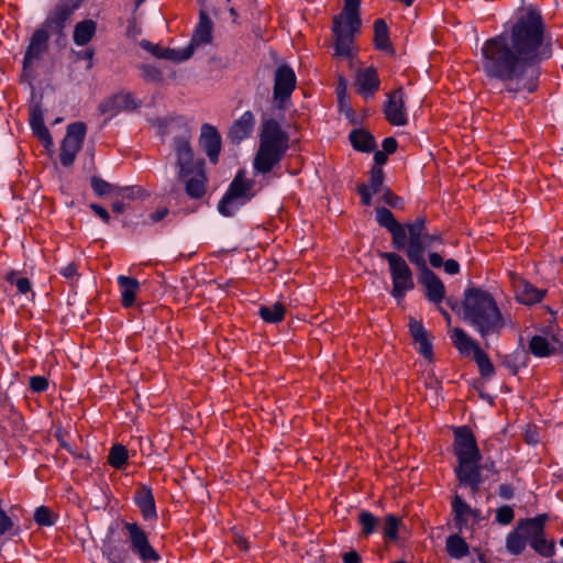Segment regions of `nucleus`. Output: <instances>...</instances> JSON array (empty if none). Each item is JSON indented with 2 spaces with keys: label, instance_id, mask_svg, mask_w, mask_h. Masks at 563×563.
I'll list each match as a JSON object with an SVG mask.
<instances>
[{
  "label": "nucleus",
  "instance_id": "4c0bfd02",
  "mask_svg": "<svg viewBox=\"0 0 563 563\" xmlns=\"http://www.w3.org/2000/svg\"><path fill=\"white\" fill-rule=\"evenodd\" d=\"M529 351L537 357H547L554 353V347L547 338L542 335H533L529 341Z\"/></svg>",
  "mask_w": 563,
  "mask_h": 563
},
{
  "label": "nucleus",
  "instance_id": "e2e57ef3",
  "mask_svg": "<svg viewBox=\"0 0 563 563\" xmlns=\"http://www.w3.org/2000/svg\"><path fill=\"white\" fill-rule=\"evenodd\" d=\"M342 560L344 563H360L361 556L356 551L352 550V551L345 552L342 556Z\"/></svg>",
  "mask_w": 563,
  "mask_h": 563
},
{
  "label": "nucleus",
  "instance_id": "58836bf2",
  "mask_svg": "<svg viewBox=\"0 0 563 563\" xmlns=\"http://www.w3.org/2000/svg\"><path fill=\"white\" fill-rule=\"evenodd\" d=\"M129 459L128 450L122 444H114L111 446L108 455V463L117 468L121 470L126 464Z\"/></svg>",
  "mask_w": 563,
  "mask_h": 563
},
{
  "label": "nucleus",
  "instance_id": "f704fd0d",
  "mask_svg": "<svg viewBox=\"0 0 563 563\" xmlns=\"http://www.w3.org/2000/svg\"><path fill=\"white\" fill-rule=\"evenodd\" d=\"M445 550L452 559H462L470 552L468 544L459 534H451L446 538Z\"/></svg>",
  "mask_w": 563,
  "mask_h": 563
},
{
  "label": "nucleus",
  "instance_id": "8fccbe9b",
  "mask_svg": "<svg viewBox=\"0 0 563 563\" xmlns=\"http://www.w3.org/2000/svg\"><path fill=\"white\" fill-rule=\"evenodd\" d=\"M514 517V509L510 506H501L496 511V520L501 525H509Z\"/></svg>",
  "mask_w": 563,
  "mask_h": 563
},
{
  "label": "nucleus",
  "instance_id": "39448f33",
  "mask_svg": "<svg viewBox=\"0 0 563 563\" xmlns=\"http://www.w3.org/2000/svg\"><path fill=\"white\" fill-rule=\"evenodd\" d=\"M361 0H344L342 11L332 19V33L335 38L334 51L339 57H352L354 36L358 33Z\"/></svg>",
  "mask_w": 563,
  "mask_h": 563
},
{
  "label": "nucleus",
  "instance_id": "0e129e2a",
  "mask_svg": "<svg viewBox=\"0 0 563 563\" xmlns=\"http://www.w3.org/2000/svg\"><path fill=\"white\" fill-rule=\"evenodd\" d=\"M134 191H135V187H119V189H117V192L114 195L133 199Z\"/></svg>",
  "mask_w": 563,
  "mask_h": 563
},
{
  "label": "nucleus",
  "instance_id": "e433bc0d",
  "mask_svg": "<svg viewBox=\"0 0 563 563\" xmlns=\"http://www.w3.org/2000/svg\"><path fill=\"white\" fill-rule=\"evenodd\" d=\"M374 44L380 51L391 48L389 32L386 22L383 19H377L374 22Z\"/></svg>",
  "mask_w": 563,
  "mask_h": 563
},
{
  "label": "nucleus",
  "instance_id": "37998d69",
  "mask_svg": "<svg viewBox=\"0 0 563 563\" xmlns=\"http://www.w3.org/2000/svg\"><path fill=\"white\" fill-rule=\"evenodd\" d=\"M90 185L93 192L99 197L114 195L117 192V189H119L118 186H114L98 176L91 177Z\"/></svg>",
  "mask_w": 563,
  "mask_h": 563
},
{
  "label": "nucleus",
  "instance_id": "b1692460",
  "mask_svg": "<svg viewBox=\"0 0 563 563\" xmlns=\"http://www.w3.org/2000/svg\"><path fill=\"white\" fill-rule=\"evenodd\" d=\"M185 191L191 199H200L207 191L208 177L205 170V161L198 163V167L185 180Z\"/></svg>",
  "mask_w": 563,
  "mask_h": 563
},
{
  "label": "nucleus",
  "instance_id": "412c9836",
  "mask_svg": "<svg viewBox=\"0 0 563 563\" xmlns=\"http://www.w3.org/2000/svg\"><path fill=\"white\" fill-rule=\"evenodd\" d=\"M199 144L211 163H217L221 151V136L213 125L202 124Z\"/></svg>",
  "mask_w": 563,
  "mask_h": 563
},
{
  "label": "nucleus",
  "instance_id": "0eeeda50",
  "mask_svg": "<svg viewBox=\"0 0 563 563\" xmlns=\"http://www.w3.org/2000/svg\"><path fill=\"white\" fill-rule=\"evenodd\" d=\"M379 257L388 263L391 278L390 295L400 301L415 288L413 274L406 260L396 252H380Z\"/></svg>",
  "mask_w": 563,
  "mask_h": 563
},
{
  "label": "nucleus",
  "instance_id": "cd10ccee",
  "mask_svg": "<svg viewBox=\"0 0 563 563\" xmlns=\"http://www.w3.org/2000/svg\"><path fill=\"white\" fill-rule=\"evenodd\" d=\"M450 338L453 345L462 355H476L477 351H483L478 343L472 339L462 328H454L451 331Z\"/></svg>",
  "mask_w": 563,
  "mask_h": 563
},
{
  "label": "nucleus",
  "instance_id": "aec40b11",
  "mask_svg": "<svg viewBox=\"0 0 563 563\" xmlns=\"http://www.w3.org/2000/svg\"><path fill=\"white\" fill-rule=\"evenodd\" d=\"M29 122L33 135L38 139L47 151H51L54 146V142L49 130L44 123V113L40 104H34L30 108Z\"/></svg>",
  "mask_w": 563,
  "mask_h": 563
},
{
  "label": "nucleus",
  "instance_id": "2f4dec72",
  "mask_svg": "<svg viewBox=\"0 0 563 563\" xmlns=\"http://www.w3.org/2000/svg\"><path fill=\"white\" fill-rule=\"evenodd\" d=\"M547 519L548 515L545 514L528 518L518 525V530L525 534L529 542L530 540L544 534V525Z\"/></svg>",
  "mask_w": 563,
  "mask_h": 563
},
{
  "label": "nucleus",
  "instance_id": "6e6552de",
  "mask_svg": "<svg viewBox=\"0 0 563 563\" xmlns=\"http://www.w3.org/2000/svg\"><path fill=\"white\" fill-rule=\"evenodd\" d=\"M252 186L253 183L245 177V172L239 170L219 201L218 211L224 217L234 216L253 197Z\"/></svg>",
  "mask_w": 563,
  "mask_h": 563
},
{
  "label": "nucleus",
  "instance_id": "13d9d810",
  "mask_svg": "<svg viewBox=\"0 0 563 563\" xmlns=\"http://www.w3.org/2000/svg\"><path fill=\"white\" fill-rule=\"evenodd\" d=\"M443 267L445 273L450 275H455L460 272V264L455 260H446L443 262Z\"/></svg>",
  "mask_w": 563,
  "mask_h": 563
},
{
  "label": "nucleus",
  "instance_id": "9b49d317",
  "mask_svg": "<svg viewBox=\"0 0 563 563\" xmlns=\"http://www.w3.org/2000/svg\"><path fill=\"white\" fill-rule=\"evenodd\" d=\"M86 133L87 126L84 122L68 124L59 152V159L63 166L69 167L74 164L78 152L82 147Z\"/></svg>",
  "mask_w": 563,
  "mask_h": 563
},
{
  "label": "nucleus",
  "instance_id": "f257e3e1",
  "mask_svg": "<svg viewBox=\"0 0 563 563\" xmlns=\"http://www.w3.org/2000/svg\"><path fill=\"white\" fill-rule=\"evenodd\" d=\"M552 55V36L541 11L530 5L501 33L483 43L481 67L489 82L501 85L500 93L526 98L539 88V64Z\"/></svg>",
  "mask_w": 563,
  "mask_h": 563
},
{
  "label": "nucleus",
  "instance_id": "423d86ee",
  "mask_svg": "<svg viewBox=\"0 0 563 563\" xmlns=\"http://www.w3.org/2000/svg\"><path fill=\"white\" fill-rule=\"evenodd\" d=\"M424 217H418L412 222H407V245L405 253L410 263L418 267H424V251L438 244H442L440 233H428Z\"/></svg>",
  "mask_w": 563,
  "mask_h": 563
},
{
  "label": "nucleus",
  "instance_id": "ddd939ff",
  "mask_svg": "<svg viewBox=\"0 0 563 563\" xmlns=\"http://www.w3.org/2000/svg\"><path fill=\"white\" fill-rule=\"evenodd\" d=\"M296 75L291 67L282 65L277 67L274 76L273 98L278 109L285 108V102L290 98L296 88Z\"/></svg>",
  "mask_w": 563,
  "mask_h": 563
},
{
  "label": "nucleus",
  "instance_id": "4be33fe9",
  "mask_svg": "<svg viewBox=\"0 0 563 563\" xmlns=\"http://www.w3.org/2000/svg\"><path fill=\"white\" fill-rule=\"evenodd\" d=\"M380 80L374 67L358 69L355 77L356 91L364 98H369L379 90Z\"/></svg>",
  "mask_w": 563,
  "mask_h": 563
},
{
  "label": "nucleus",
  "instance_id": "603ef678",
  "mask_svg": "<svg viewBox=\"0 0 563 563\" xmlns=\"http://www.w3.org/2000/svg\"><path fill=\"white\" fill-rule=\"evenodd\" d=\"M357 192L361 196V202L364 206L372 205V196L374 195L366 184H361L357 186Z\"/></svg>",
  "mask_w": 563,
  "mask_h": 563
},
{
  "label": "nucleus",
  "instance_id": "c756f323",
  "mask_svg": "<svg viewBox=\"0 0 563 563\" xmlns=\"http://www.w3.org/2000/svg\"><path fill=\"white\" fill-rule=\"evenodd\" d=\"M117 282L121 292L123 307H132L135 302V297L140 289L139 280L133 277L120 275Z\"/></svg>",
  "mask_w": 563,
  "mask_h": 563
},
{
  "label": "nucleus",
  "instance_id": "680f3d73",
  "mask_svg": "<svg viewBox=\"0 0 563 563\" xmlns=\"http://www.w3.org/2000/svg\"><path fill=\"white\" fill-rule=\"evenodd\" d=\"M120 103L125 109H135L137 107L135 99L130 93H125V95L121 96Z\"/></svg>",
  "mask_w": 563,
  "mask_h": 563
},
{
  "label": "nucleus",
  "instance_id": "052dcab7",
  "mask_svg": "<svg viewBox=\"0 0 563 563\" xmlns=\"http://www.w3.org/2000/svg\"><path fill=\"white\" fill-rule=\"evenodd\" d=\"M168 214V209L166 207H162L156 209L154 212L150 214V220L155 223L163 220Z\"/></svg>",
  "mask_w": 563,
  "mask_h": 563
},
{
  "label": "nucleus",
  "instance_id": "ea45409f",
  "mask_svg": "<svg viewBox=\"0 0 563 563\" xmlns=\"http://www.w3.org/2000/svg\"><path fill=\"white\" fill-rule=\"evenodd\" d=\"M358 523L361 526L362 536L368 537L377 531L379 527V519L368 510H362L358 515Z\"/></svg>",
  "mask_w": 563,
  "mask_h": 563
},
{
  "label": "nucleus",
  "instance_id": "393cba45",
  "mask_svg": "<svg viewBox=\"0 0 563 563\" xmlns=\"http://www.w3.org/2000/svg\"><path fill=\"white\" fill-rule=\"evenodd\" d=\"M133 500L144 520L152 521L157 519L154 495L148 486H140L134 494Z\"/></svg>",
  "mask_w": 563,
  "mask_h": 563
},
{
  "label": "nucleus",
  "instance_id": "a18cd8bd",
  "mask_svg": "<svg viewBox=\"0 0 563 563\" xmlns=\"http://www.w3.org/2000/svg\"><path fill=\"white\" fill-rule=\"evenodd\" d=\"M474 361L476 362L481 376L484 378H489L495 373V367L489 360L488 355L484 351H477L476 355H474Z\"/></svg>",
  "mask_w": 563,
  "mask_h": 563
},
{
  "label": "nucleus",
  "instance_id": "bf43d9fd",
  "mask_svg": "<svg viewBox=\"0 0 563 563\" xmlns=\"http://www.w3.org/2000/svg\"><path fill=\"white\" fill-rule=\"evenodd\" d=\"M15 286L20 294H27L31 290V282L26 277L18 278Z\"/></svg>",
  "mask_w": 563,
  "mask_h": 563
},
{
  "label": "nucleus",
  "instance_id": "338daca9",
  "mask_svg": "<svg viewBox=\"0 0 563 563\" xmlns=\"http://www.w3.org/2000/svg\"><path fill=\"white\" fill-rule=\"evenodd\" d=\"M374 162H375L374 167H382V165H384L387 162V154L383 151L375 152Z\"/></svg>",
  "mask_w": 563,
  "mask_h": 563
},
{
  "label": "nucleus",
  "instance_id": "6e6d98bb",
  "mask_svg": "<svg viewBox=\"0 0 563 563\" xmlns=\"http://www.w3.org/2000/svg\"><path fill=\"white\" fill-rule=\"evenodd\" d=\"M382 146L383 152H385L386 154H393L397 150V141L391 136L386 137L383 140Z\"/></svg>",
  "mask_w": 563,
  "mask_h": 563
},
{
  "label": "nucleus",
  "instance_id": "a878e982",
  "mask_svg": "<svg viewBox=\"0 0 563 563\" xmlns=\"http://www.w3.org/2000/svg\"><path fill=\"white\" fill-rule=\"evenodd\" d=\"M255 126V118L252 111H245L233 122L229 131V137L234 143H240L251 136Z\"/></svg>",
  "mask_w": 563,
  "mask_h": 563
},
{
  "label": "nucleus",
  "instance_id": "c85d7f7f",
  "mask_svg": "<svg viewBox=\"0 0 563 563\" xmlns=\"http://www.w3.org/2000/svg\"><path fill=\"white\" fill-rule=\"evenodd\" d=\"M545 295L544 290L534 287L531 283L519 279L516 284V297L523 305H534L540 302Z\"/></svg>",
  "mask_w": 563,
  "mask_h": 563
},
{
  "label": "nucleus",
  "instance_id": "7ed1b4c3",
  "mask_svg": "<svg viewBox=\"0 0 563 563\" xmlns=\"http://www.w3.org/2000/svg\"><path fill=\"white\" fill-rule=\"evenodd\" d=\"M453 433V453L457 461L454 468L455 476L460 485L467 486L473 493H476L483 483L479 467L482 454L476 439L466 426L454 428Z\"/></svg>",
  "mask_w": 563,
  "mask_h": 563
},
{
  "label": "nucleus",
  "instance_id": "4468645a",
  "mask_svg": "<svg viewBox=\"0 0 563 563\" xmlns=\"http://www.w3.org/2000/svg\"><path fill=\"white\" fill-rule=\"evenodd\" d=\"M376 221L391 234L393 247L397 251L405 250L408 233L407 223H399L393 212L385 207L376 209Z\"/></svg>",
  "mask_w": 563,
  "mask_h": 563
},
{
  "label": "nucleus",
  "instance_id": "5701e85b",
  "mask_svg": "<svg viewBox=\"0 0 563 563\" xmlns=\"http://www.w3.org/2000/svg\"><path fill=\"white\" fill-rule=\"evenodd\" d=\"M421 268V284L426 288V297L433 303H440L445 296V287L442 280L426 265Z\"/></svg>",
  "mask_w": 563,
  "mask_h": 563
},
{
  "label": "nucleus",
  "instance_id": "864d4df0",
  "mask_svg": "<svg viewBox=\"0 0 563 563\" xmlns=\"http://www.w3.org/2000/svg\"><path fill=\"white\" fill-rule=\"evenodd\" d=\"M382 199L385 203L393 208H397L401 201V199L397 195L393 194L389 189H384Z\"/></svg>",
  "mask_w": 563,
  "mask_h": 563
},
{
  "label": "nucleus",
  "instance_id": "3c124183",
  "mask_svg": "<svg viewBox=\"0 0 563 563\" xmlns=\"http://www.w3.org/2000/svg\"><path fill=\"white\" fill-rule=\"evenodd\" d=\"M140 68L142 70V77L146 81H158V80H161L162 74H161V71L156 67L151 66V65H142Z\"/></svg>",
  "mask_w": 563,
  "mask_h": 563
},
{
  "label": "nucleus",
  "instance_id": "dca6fc26",
  "mask_svg": "<svg viewBox=\"0 0 563 563\" xmlns=\"http://www.w3.org/2000/svg\"><path fill=\"white\" fill-rule=\"evenodd\" d=\"M454 526L462 532L472 529L478 520V511L473 509L460 495H454L451 503Z\"/></svg>",
  "mask_w": 563,
  "mask_h": 563
},
{
  "label": "nucleus",
  "instance_id": "f8f14e48",
  "mask_svg": "<svg viewBox=\"0 0 563 563\" xmlns=\"http://www.w3.org/2000/svg\"><path fill=\"white\" fill-rule=\"evenodd\" d=\"M82 0H57L54 8L47 14L43 26L51 34H62L66 22L79 9Z\"/></svg>",
  "mask_w": 563,
  "mask_h": 563
},
{
  "label": "nucleus",
  "instance_id": "c9c22d12",
  "mask_svg": "<svg viewBox=\"0 0 563 563\" xmlns=\"http://www.w3.org/2000/svg\"><path fill=\"white\" fill-rule=\"evenodd\" d=\"M286 308L280 302L271 306L263 305L258 308V316L267 323H278L285 318Z\"/></svg>",
  "mask_w": 563,
  "mask_h": 563
},
{
  "label": "nucleus",
  "instance_id": "4d7b16f0",
  "mask_svg": "<svg viewBox=\"0 0 563 563\" xmlns=\"http://www.w3.org/2000/svg\"><path fill=\"white\" fill-rule=\"evenodd\" d=\"M59 274L65 278L70 279L77 275V267L74 263H68L59 269Z\"/></svg>",
  "mask_w": 563,
  "mask_h": 563
},
{
  "label": "nucleus",
  "instance_id": "774afa93",
  "mask_svg": "<svg viewBox=\"0 0 563 563\" xmlns=\"http://www.w3.org/2000/svg\"><path fill=\"white\" fill-rule=\"evenodd\" d=\"M95 55V51L92 48H87L82 53H80L78 56L82 59H86L89 62L87 68L90 69L92 67V58Z\"/></svg>",
  "mask_w": 563,
  "mask_h": 563
},
{
  "label": "nucleus",
  "instance_id": "9d476101",
  "mask_svg": "<svg viewBox=\"0 0 563 563\" xmlns=\"http://www.w3.org/2000/svg\"><path fill=\"white\" fill-rule=\"evenodd\" d=\"M191 135L189 132L176 136L174 139L173 148L176 158V167L178 168V180H185L198 167L201 158H195L194 150L190 143Z\"/></svg>",
  "mask_w": 563,
  "mask_h": 563
},
{
  "label": "nucleus",
  "instance_id": "a211bd4d",
  "mask_svg": "<svg viewBox=\"0 0 563 563\" xmlns=\"http://www.w3.org/2000/svg\"><path fill=\"white\" fill-rule=\"evenodd\" d=\"M101 551L109 563H126L131 559L129 548L121 540L113 537L112 527H109Z\"/></svg>",
  "mask_w": 563,
  "mask_h": 563
},
{
  "label": "nucleus",
  "instance_id": "de8ad7c7",
  "mask_svg": "<svg viewBox=\"0 0 563 563\" xmlns=\"http://www.w3.org/2000/svg\"><path fill=\"white\" fill-rule=\"evenodd\" d=\"M399 519L394 515H388L383 525V534L387 540H396L398 538Z\"/></svg>",
  "mask_w": 563,
  "mask_h": 563
},
{
  "label": "nucleus",
  "instance_id": "1a4fd4ad",
  "mask_svg": "<svg viewBox=\"0 0 563 563\" xmlns=\"http://www.w3.org/2000/svg\"><path fill=\"white\" fill-rule=\"evenodd\" d=\"M122 530L130 553L142 563H157L161 560L159 553L150 542L148 534L137 522L123 521Z\"/></svg>",
  "mask_w": 563,
  "mask_h": 563
},
{
  "label": "nucleus",
  "instance_id": "79ce46f5",
  "mask_svg": "<svg viewBox=\"0 0 563 563\" xmlns=\"http://www.w3.org/2000/svg\"><path fill=\"white\" fill-rule=\"evenodd\" d=\"M527 542L528 539L518 530L508 534L506 547L511 554H520L525 550Z\"/></svg>",
  "mask_w": 563,
  "mask_h": 563
},
{
  "label": "nucleus",
  "instance_id": "a19ab883",
  "mask_svg": "<svg viewBox=\"0 0 563 563\" xmlns=\"http://www.w3.org/2000/svg\"><path fill=\"white\" fill-rule=\"evenodd\" d=\"M531 548L544 558H551L555 553L553 541H548L544 534L529 541Z\"/></svg>",
  "mask_w": 563,
  "mask_h": 563
},
{
  "label": "nucleus",
  "instance_id": "473e14b6",
  "mask_svg": "<svg viewBox=\"0 0 563 563\" xmlns=\"http://www.w3.org/2000/svg\"><path fill=\"white\" fill-rule=\"evenodd\" d=\"M349 139L352 146L361 152L369 153L376 147L375 137L369 132L362 129L352 130Z\"/></svg>",
  "mask_w": 563,
  "mask_h": 563
},
{
  "label": "nucleus",
  "instance_id": "f3484780",
  "mask_svg": "<svg viewBox=\"0 0 563 563\" xmlns=\"http://www.w3.org/2000/svg\"><path fill=\"white\" fill-rule=\"evenodd\" d=\"M49 34L51 32L43 25L35 30L23 57L24 70L31 69L33 64L47 51Z\"/></svg>",
  "mask_w": 563,
  "mask_h": 563
},
{
  "label": "nucleus",
  "instance_id": "6ab92c4d",
  "mask_svg": "<svg viewBox=\"0 0 563 563\" xmlns=\"http://www.w3.org/2000/svg\"><path fill=\"white\" fill-rule=\"evenodd\" d=\"M140 46L151 53L153 56L162 59H167L172 62H184L191 57L194 53L192 46H187L185 48H168L161 47L159 45L153 44L147 40H143L140 42Z\"/></svg>",
  "mask_w": 563,
  "mask_h": 563
},
{
  "label": "nucleus",
  "instance_id": "5fc2aeb1",
  "mask_svg": "<svg viewBox=\"0 0 563 563\" xmlns=\"http://www.w3.org/2000/svg\"><path fill=\"white\" fill-rule=\"evenodd\" d=\"M89 207L104 223L110 222V214L103 207L97 203H90Z\"/></svg>",
  "mask_w": 563,
  "mask_h": 563
},
{
  "label": "nucleus",
  "instance_id": "7c9ffc66",
  "mask_svg": "<svg viewBox=\"0 0 563 563\" xmlns=\"http://www.w3.org/2000/svg\"><path fill=\"white\" fill-rule=\"evenodd\" d=\"M212 21L208 16L207 12L205 10H200L199 22L192 35L191 44L205 45L210 43L212 38Z\"/></svg>",
  "mask_w": 563,
  "mask_h": 563
},
{
  "label": "nucleus",
  "instance_id": "09e8293b",
  "mask_svg": "<svg viewBox=\"0 0 563 563\" xmlns=\"http://www.w3.org/2000/svg\"><path fill=\"white\" fill-rule=\"evenodd\" d=\"M29 386L33 393H43L48 388V380L44 376H31L29 380Z\"/></svg>",
  "mask_w": 563,
  "mask_h": 563
},
{
  "label": "nucleus",
  "instance_id": "f03ea898",
  "mask_svg": "<svg viewBox=\"0 0 563 563\" xmlns=\"http://www.w3.org/2000/svg\"><path fill=\"white\" fill-rule=\"evenodd\" d=\"M463 319L474 328L482 339L499 335L506 327V319L493 295L481 288L464 290L462 301Z\"/></svg>",
  "mask_w": 563,
  "mask_h": 563
},
{
  "label": "nucleus",
  "instance_id": "bb28decb",
  "mask_svg": "<svg viewBox=\"0 0 563 563\" xmlns=\"http://www.w3.org/2000/svg\"><path fill=\"white\" fill-rule=\"evenodd\" d=\"M409 331L416 344L419 345V353L426 358L430 360L433 355L432 344L428 340V332L421 322L410 319Z\"/></svg>",
  "mask_w": 563,
  "mask_h": 563
},
{
  "label": "nucleus",
  "instance_id": "72a5a7b5",
  "mask_svg": "<svg viewBox=\"0 0 563 563\" xmlns=\"http://www.w3.org/2000/svg\"><path fill=\"white\" fill-rule=\"evenodd\" d=\"M97 31V23L92 20H84L78 22L74 29V43L78 46H85L95 36Z\"/></svg>",
  "mask_w": 563,
  "mask_h": 563
},
{
  "label": "nucleus",
  "instance_id": "2eb2a0df",
  "mask_svg": "<svg viewBox=\"0 0 563 563\" xmlns=\"http://www.w3.org/2000/svg\"><path fill=\"white\" fill-rule=\"evenodd\" d=\"M384 114L391 125L404 126L408 123L402 88H398L387 95V100L384 103Z\"/></svg>",
  "mask_w": 563,
  "mask_h": 563
},
{
  "label": "nucleus",
  "instance_id": "20e7f679",
  "mask_svg": "<svg viewBox=\"0 0 563 563\" xmlns=\"http://www.w3.org/2000/svg\"><path fill=\"white\" fill-rule=\"evenodd\" d=\"M289 147V136L275 119H265L260 132V146L253 167L260 174H268L277 165Z\"/></svg>",
  "mask_w": 563,
  "mask_h": 563
},
{
  "label": "nucleus",
  "instance_id": "49530a36",
  "mask_svg": "<svg viewBox=\"0 0 563 563\" xmlns=\"http://www.w3.org/2000/svg\"><path fill=\"white\" fill-rule=\"evenodd\" d=\"M384 170L382 167H373L369 172V180L366 184L373 194H379L384 190Z\"/></svg>",
  "mask_w": 563,
  "mask_h": 563
},
{
  "label": "nucleus",
  "instance_id": "69168bd1",
  "mask_svg": "<svg viewBox=\"0 0 563 563\" xmlns=\"http://www.w3.org/2000/svg\"><path fill=\"white\" fill-rule=\"evenodd\" d=\"M429 263L432 267L439 268L443 265V258L439 253H431L429 255Z\"/></svg>",
  "mask_w": 563,
  "mask_h": 563
},
{
  "label": "nucleus",
  "instance_id": "c03bdc74",
  "mask_svg": "<svg viewBox=\"0 0 563 563\" xmlns=\"http://www.w3.org/2000/svg\"><path fill=\"white\" fill-rule=\"evenodd\" d=\"M34 521L41 527H52L56 523L57 516L46 506H40L34 511Z\"/></svg>",
  "mask_w": 563,
  "mask_h": 563
}]
</instances>
